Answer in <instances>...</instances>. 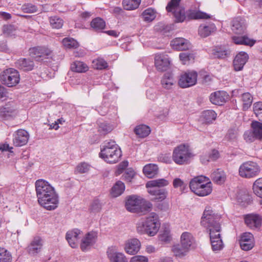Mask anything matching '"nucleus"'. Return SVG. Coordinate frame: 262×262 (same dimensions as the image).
Returning a JSON list of instances; mask_svg holds the SVG:
<instances>
[{"instance_id":"64","label":"nucleus","mask_w":262,"mask_h":262,"mask_svg":"<svg viewBox=\"0 0 262 262\" xmlns=\"http://www.w3.org/2000/svg\"><path fill=\"white\" fill-rule=\"evenodd\" d=\"M128 165V162L127 161H124L120 163L117 167V170L116 171L117 174H120Z\"/></svg>"},{"instance_id":"61","label":"nucleus","mask_w":262,"mask_h":262,"mask_svg":"<svg viewBox=\"0 0 262 262\" xmlns=\"http://www.w3.org/2000/svg\"><path fill=\"white\" fill-rule=\"evenodd\" d=\"M244 140L248 143H251L255 141L256 139V137L254 134L253 130H248L245 132L244 134Z\"/></svg>"},{"instance_id":"21","label":"nucleus","mask_w":262,"mask_h":262,"mask_svg":"<svg viewBox=\"0 0 262 262\" xmlns=\"http://www.w3.org/2000/svg\"><path fill=\"white\" fill-rule=\"evenodd\" d=\"M107 255L110 262H128L124 254L118 252L113 247L108 249Z\"/></svg>"},{"instance_id":"35","label":"nucleus","mask_w":262,"mask_h":262,"mask_svg":"<svg viewBox=\"0 0 262 262\" xmlns=\"http://www.w3.org/2000/svg\"><path fill=\"white\" fill-rule=\"evenodd\" d=\"M147 191L150 194L155 196L154 200L156 202H162L167 198L168 195V192L165 189H161L160 190H148Z\"/></svg>"},{"instance_id":"30","label":"nucleus","mask_w":262,"mask_h":262,"mask_svg":"<svg viewBox=\"0 0 262 262\" xmlns=\"http://www.w3.org/2000/svg\"><path fill=\"white\" fill-rule=\"evenodd\" d=\"M15 64L18 68L25 71H31L34 67V62L30 59L27 58H20L17 60Z\"/></svg>"},{"instance_id":"41","label":"nucleus","mask_w":262,"mask_h":262,"mask_svg":"<svg viewBox=\"0 0 262 262\" xmlns=\"http://www.w3.org/2000/svg\"><path fill=\"white\" fill-rule=\"evenodd\" d=\"M135 134L140 138H144L147 136L150 132V128L145 125H140L137 126L134 129Z\"/></svg>"},{"instance_id":"16","label":"nucleus","mask_w":262,"mask_h":262,"mask_svg":"<svg viewBox=\"0 0 262 262\" xmlns=\"http://www.w3.org/2000/svg\"><path fill=\"white\" fill-rule=\"evenodd\" d=\"M81 233L82 231L78 229H74L67 232L66 236V239L69 245L72 248L78 247L79 240Z\"/></svg>"},{"instance_id":"12","label":"nucleus","mask_w":262,"mask_h":262,"mask_svg":"<svg viewBox=\"0 0 262 262\" xmlns=\"http://www.w3.org/2000/svg\"><path fill=\"white\" fill-rule=\"evenodd\" d=\"M198 74L196 72H187L182 74L178 81L182 88H187L195 85L197 81Z\"/></svg>"},{"instance_id":"24","label":"nucleus","mask_w":262,"mask_h":262,"mask_svg":"<svg viewBox=\"0 0 262 262\" xmlns=\"http://www.w3.org/2000/svg\"><path fill=\"white\" fill-rule=\"evenodd\" d=\"M228 95L225 91H217L210 96V100L214 104L222 105L228 99Z\"/></svg>"},{"instance_id":"8","label":"nucleus","mask_w":262,"mask_h":262,"mask_svg":"<svg viewBox=\"0 0 262 262\" xmlns=\"http://www.w3.org/2000/svg\"><path fill=\"white\" fill-rule=\"evenodd\" d=\"M260 171L258 164L253 161H247L241 165L238 169L239 176L246 179H251L257 176Z\"/></svg>"},{"instance_id":"28","label":"nucleus","mask_w":262,"mask_h":262,"mask_svg":"<svg viewBox=\"0 0 262 262\" xmlns=\"http://www.w3.org/2000/svg\"><path fill=\"white\" fill-rule=\"evenodd\" d=\"M194 238L192 235L188 232H183L180 237V243L185 249H190L194 243Z\"/></svg>"},{"instance_id":"33","label":"nucleus","mask_w":262,"mask_h":262,"mask_svg":"<svg viewBox=\"0 0 262 262\" xmlns=\"http://www.w3.org/2000/svg\"><path fill=\"white\" fill-rule=\"evenodd\" d=\"M211 178L214 183L217 184H222L225 182L226 176L223 170L218 169L211 173Z\"/></svg>"},{"instance_id":"17","label":"nucleus","mask_w":262,"mask_h":262,"mask_svg":"<svg viewBox=\"0 0 262 262\" xmlns=\"http://www.w3.org/2000/svg\"><path fill=\"white\" fill-rule=\"evenodd\" d=\"M239 244L241 248L245 251L251 250L254 246L253 235L249 232L243 233L241 237Z\"/></svg>"},{"instance_id":"45","label":"nucleus","mask_w":262,"mask_h":262,"mask_svg":"<svg viewBox=\"0 0 262 262\" xmlns=\"http://www.w3.org/2000/svg\"><path fill=\"white\" fill-rule=\"evenodd\" d=\"M253 193L258 197L262 198V177L256 179L253 184Z\"/></svg>"},{"instance_id":"11","label":"nucleus","mask_w":262,"mask_h":262,"mask_svg":"<svg viewBox=\"0 0 262 262\" xmlns=\"http://www.w3.org/2000/svg\"><path fill=\"white\" fill-rule=\"evenodd\" d=\"M98 238V232L91 231L85 233L81 238L80 247L81 250L85 252L95 244Z\"/></svg>"},{"instance_id":"54","label":"nucleus","mask_w":262,"mask_h":262,"mask_svg":"<svg viewBox=\"0 0 262 262\" xmlns=\"http://www.w3.org/2000/svg\"><path fill=\"white\" fill-rule=\"evenodd\" d=\"M50 23L53 28L60 29L63 24V20L57 16H52L50 18Z\"/></svg>"},{"instance_id":"37","label":"nucleus","mask_w":262,"mask_h":262,"mask_svg":"<svg viewBox=\"0 0 262 262\" xmlns=\"http://www.w3.org/2000/svg\"><path fill=\"white\" fill-rule=\"evenodd\" d=\"M159 241L163 244H167L171 241L172 237L169 226L164 227V228L161 230L159 235Z\"/></svg>"},{"instance_id":"34","label":"nucleus","mask_w":262,"mask_h":262,"mask_svg":"<svg viewBox=\"0 0 262 262\" xmlns=\"http://www.w3.org/2000/svg\"><path fill=\"white\" fill-rule=\"evenodd\" d=\"M187 17L190 19H208L210 15L200 10H190L187 13Z\"/></svg>"},{"instance_id":"40","label":"nucleus","mask_w":262,"mask_h":262,"mask_svg":"<svg viewBox=\"0 0 262 262\" xmlns=\"http://www.w3.org/2000/svg\"><path fill=\"white\" fill-rule=\"evenodd\" d=\"M91 26L95 31H101L105 28V22L103 19L96 17L92 20Z\"/></svg>"},{"instance_id":"47","label":"nucleus","mask_w":262,"mask_h":262,"mask_svg":"<svg viewBox=\"0 0 262 262\" xmlns=\"http://www.w3.org/2000/svg\"><path fill=\"white\" fill-rule=\"evenodd\" d=\"M91 167L92 166L89 163L82 162L76 166L75 172L79 174L87 173L90 170Z\"/></svg>"},{"instance_id":"18","label":"nucleus","mask_w":262,"mask_h":262,"mask_svg":"<svg viewBox=\"0 0 262 262\" xmlns=\"http://www.w3.org/2000/svg\"><path fill=\"white\" fill-rule=\"evenodd\" d=\"M155 64L159 71H165L170 64V60L167 55L157 54L155 57Z\"/></svg>"},{"instance_id":"23","label":"nucleus","mask_w":262,"mask_h":262,"mask_svg":"<svg viewBox=\"0 0 262 262\" xmlns=\"http://www.w3.org/2000/svg\"><path fill=\"white\" fill-rule=\"evenodd\" d=\"M141 243L138 239L132 238L126 241L124 249L128 254L134 255L139 251Z\"/></svg>"},{"instance_id":"56","label":"nucleus","mask_w":262,"mask_h":262,"mask_svg":"<svg viewBox=\"0 0 262 262\" xmlns=\"http://www.w3.org/2000/svg\"><path fill=\"white\" fill-rule=\"evenodd\" d=\"M21 10L25 13H32L37 11V7L31 3L24 4L21 7Z\"/></svg>"},{"instance_id":"2","label":"nucleus","mask_w":262,"mask_h":262,"mask_svg":"<svg viewBox=\"0 0 262 262\" xmlns=\"http://www.w3.org/2000/svg\"><path fill=\"white\" fill-rule=\"evenodd\" d=\"M35 185L39 205L48 210H53L57 208L59 204V196L55 188L43 179L37 180Z\"/></svg>"},{"instance_id":"48","label":"nucleus","mask_w":262,"mask_h":262,"mask_svg":"<svg viewBox=\"0 0 262 262\" xmlns=\"http://www.w3.org/2000/svg\"><path fill=\"white\" fill-rule=\"evenodd\" d=\"M0 262H12L11 252L2 247H0Z\"/></svg>"},{"instance_id":"49","label":"nucleus","mask_w":262,"mask_h":262,"mask_svg":"<svg viewBox=\"0 0 262 262\" xmlns=\"http://www.w3.org/2000/svg\"><path fill=\"white\" fill-rule=\"evenodd\" d=\"M62 42L66 49H76L79 47V43L77 40L71 37L64 38Z\"/></svg>"},{"instance_id":"55","label":"nucleus","mask_w":262,"mask_h":262,"mask_svg":"<svg viewBox=\"0 0 262 262\" xmlns=\"http://www.w3.org/2000/svg\"><path fill=\"white\" fill-rule=\"evenodd\" d=\"M93 66L98 70H102L107 67V63L102 58H98L93 61Z\"/></svg>"},{"instance_id":"15","label":"nucleus","mask_w":262,"mask_h":262,"mask_svg":"<svg viewBox=\"0 0 262 262\" xmlns=\"http://www.w3.org/2000/svg\"><path fill=\"white\" fill-rule=\"evenodd\" d=\"M249 58V55L246 52L240 51L237 53L233 61L234 70L235 71H242Z\"/></svg>"},{"instance_id":"42","label":"nucleus","mask_w":262,"mask_h":262,"mask_svg":"<svg viewBox=\"0 0 262 262\" xmlns=\"http://www.w3.org/2000/svg\"><path fill=\"white\" fill-rule=\"evenodd\" d=\"M141 0H123L122 5L127 10H133L138 8Z\"/></svg>"},{"instance_id":"53","label":"nucleus","mask_w":262,"mask_h":262,"mask_svg":"<svg viewBox=\"0 0 262 262\" xmlns=\"http://www.w3.org/2000/svg\"><path fill=\"white\" fill-rule=\"evenodd\" d=\"M142 16L144 20L146 21H151L156 17V13L151 8H148L145 10L142 13Z\"/></svg>"},{"instance_id":"9","label":"nucleus","mask_w":262,"mask_h":262,"mask_svg":"<svg viewBox=\"0 0 262 262\" xmlns=\"http://www.w3.org/2000/svg\"><path fill=\"white\" fill-rule=\"evenodd\" d=\"M0 81L8 87L15 86L20 81L19 72L13 68L6 69L0 74Z\"/></svg>"},{"instance_id":"63","label":"nucleus","mask_w":262,"mask_h":262,"mask_svg":"<svg viewBox=\"0 0 262 262\" xmlns=\"http://www.w3.org/2000/svg\"><path fill=\"white\" fill-rule=\"evenodd\" d=\"M148 258L143 255L134 256L130 260V262H148Z\"/></svg>"},{"instance_id":"25","label":"nucleus","mask_w":262,"mask_h":262,"mask_svg":"<svg viewBox=\"0 0 262 262\" xmlns=\"http://www.w3.org/2000/svg\"><path fill=\"white\" fill-rule=\"evenodd\" d=\"M42 247V241L40 237H35L27 247V251L30 254L36 255L41 251Z\"/></svg>"},{"instance_id":"6","label":"nucleus","mask_w":262,"mask_h":262,"mask_svg":"<svg viewBox=\"0 0 262 262\" xmlns=\"http://www.w3.org/2000/svg\"><path fill=\"white\" fill-rule=\"evenodd\" d=\"M193 157L194 154L189 146L187 144H182L174 148L172 158L176 164L182 165L189 164Z\"/></svg>"},{"instance_id":"19","label":"nucleus","mask_w":262,"mask_h":262,"mask_svg":"<svg viewBox=\"0 0 262 262\" xmlns=\"http://www.w3.org/2000/svg\"><path fill=\"white\" fill-rule=\"evenodd\" d=\"M170 46L172 49L178 51L189 50L191 47L188 40L181 37L173 39L170 42Z\"/></svg>"},{"instance_id":"60","label":"nucleus","mask_w":262,"mask_h":262,"mask_svg":"<svg viewBox=\"0 0 262 262\" xmlns=\"http://www.w3.org/2000/svg\"><path fill=\"white\" fill-rule=\"evenodd\" d=\"M253 111L257 118L262 121V102L259 101L254 104Z\"/></svg>"},{"instance_id":"4","label":"nucleus","mask_w":262,"mask_h":262,"mask_svg":"<svg viewBox=\"0 0 262 262\" xmlns=\"http://www.w3.org/2000/svg\"><path fill=\"white\" fill-rule=\"evenodd\" d=\"M122 156L120 148L114 141L108 140L103 142L101 147L99 157L109 163H116Z\"/></svg>"},{"instance_id":"31","label":"nucleus","mask_w":262,"mask_h":262,"mask_svg":"<svg viewBox=\"0 0 262 262\" xmlns=\"http://www.w3.org/2000/svg\"><path fill=\"white\" fill-rule=\"evenodd\" d=\"M176 83L172 75L170 73H166L164 75L161 80V84L162 87L166 90L172 89Z\"/></svg>"},{"instance_id":"39","label":"nucleus","mask_w":262,"mask_h":262,"mask_svg":"<svg viewBox=\"0 0 262 262\" xmlns=\"http://www.w3.org/2000/svg\"><path fill=\"white\" fill-rule=\"evenodd\" d=\"M241 101L242 103L243 109L247 110L252 103L253 97L249 93H245L241 95Z\"/></svg>"},{"instance_id":"59","label":"nucleus","mask_w":262,"mask_h":262,"mask_svg":"<svg viewBox=\"0 0 262 262\" xmlns=\"http://www.w3.org/2000/svg\"><path fill=\"white\" fill-rule=\"evenodd\" d=\"M136 174L135 171L132 168L127 169L122 176L123 179L127 182H131Z\"/></svg>"},{"instance_id":"44","label":"nucleus","mask_w":262,"mask_h":262,"mask_svg":"<svg viewBox=\"0 0 262 262\" xmlns=\"http://www.w3.org/2000/svg\"><path fill=\"white\" fill-rule=\"evenodd\" d=\"M202 118L203 120L208 123L211 122L215 120L216 114L213 110H206L202 113Z\"/></svg>"},{"instance_id":"57","label":"nucleus","mask_w":262,"mask_h":262,"mask_svg":"<svg viewBox=\"0 0 262 262\" xmlns=\"http://www.w3.org/2000/svg\"><path fill=\"white\" fill-rule=\"evenodd\" d=\"M173 186L175 188H179L182 192L187 189V184L180 178H176L173 181Z\"/></svg>"},{"instance_id":"43","label":"nucleus","mask_w":262,"mask_h":262,"mask_svg":"<svg viewBox=\"0 0 262 262\" xmlns=\"http://www.w3.org/2000/svg\"><path fill=\"white\" fill-rule=\"evenodd\" d=\"M15 113V107L10 104H6L1 110V115L6 118L14 116Z\"/></svg>"},{"instance_id":"27","label":"nucleus","mask_w":262,"mask_h":262,"mask_svg":"<svg viewBox=\"0 0 262 262\" xmlns=\"http://www.w3.org/2000/svg\"><path fill=\"white\" fill-rule=\"evenodd\" d=\"M168 184V181L165 179H159L147 182L146 187L148 190H160L158 188L166 186Z\"/></svg>"},{"instance_id":"62","label":"nucleus","mask_w":262,"mask_h":262,"mask_svg":"<svg viewBox=\"0 0 262 262\" xmlns=\"http://www.w3.org/2000/svg\"><path fill=\"white\" fill-rule=\"evenodd\" d=\"M112 127L109 124L106 123H102L100 124L99 128V131L102 134H106L112 131Z\"/></svg>"},{"instance_id":"26","label":"nucleus","mask_w":262,"mask_h":262,"mask_svg":"<svg viewBox=\"0 0 262 262\" xmlns=\"http://www.w3.org/2000/svg\"><path fill=\"white\" fill-rule=\"evenodd\" d=\"M216 30L214 24L210 23L206 24H202L199 26L198 32L200 36L206 37Z\"/></svg>"},{"instance_id":"58","label":"nucleus","mask_w":262,"mask_h":262,"mask_svg":"<svg viewBox=\"0 0 262 262\" xmlns=\"http://www.w3.org/2000/svg\"><path fill=\"white\" fill-rule=\"evenodd\" d=\"M213 54L219 58H224L230 54V51L225 49L216 48L214 50Z\"/></svg>"},{"instance_id":"46","label":"nucleus","mask_w":262,"mask_h":262,"mask_svg":"<svg viewBox=\"0 0 262 262\" xmlns=\"http://www.w3.org/2000/svg\"><path fill=\"white\" fill-rule=\"evenodd\" d=\"M251 127L257 139H262V123L258 121H253Z\"/></svg>"},{"instance_id":"13","label":"nucleus","mask_w":262,"mask_h":262,"mask_svg":"<svg viewBox=\"0 0 262 262\" xmlns=\"http://www.w3.org/2000/svg\"><path fill=\"white\" fill-rule=\"evenodd\" d=\"M143 205V199L136 195H132L127 198L125 207L126 209L132 212H139Z\"/></svg>"},{"instance_id":"52","label":"nucleus","mask_w":262,"mask_h":262,"mask_svg":"<svg viewBox=\"0 0 262 262\" xmlns=\"http://www.w3.org/2000/svg\"><path fill=\"white\" fill-rule=\"evenodd\" d=\"M3 32L6 36L12 37L16 35L17 29L14 25H4L3 28Z\"/></svg>"},{"instance_id":"5","label":"nucleus","mask_w":262,"mask_h":262,"mask_svg":"<svg viewBox=\"0 0 262 262\" xmlns=\"http://www.w3.org/2000/svg\"><path fill=\"white\" fill-rule=\"evenodd\" d=\"M191 191L196 195L205 196L210 194L212 191V185L209 179L203 176L195 177L189 182Z\"/></svg>"},{"instance_id":"20","label":"nucleus","mask_w":262,"mask_h":262,"mask_svg":"<svg viewBox=\"0 0 262 262\" xmlns=\"http://www.w3.org/2000/svg\"><path fill=\"white\" fill-rule=\"evenodd\" d=\"M247 28L245 19L241 17H236L233 19L231 25L232 31L236 34L244 33Z\"/></svg>"},{"instance_id":"36","label":"nucleus","mask_w":262,"mask_h":262,"mask_svg":"<svg viewBox=\"0 0 262 262\" xmlns=\"http://www.w3.org/2000/svg\"><path fill=\"white\" fill-rule=\"evenodd\" d=\"M72 71L77 73H85L89 70V67L83 62L75 61L71 65Z\"/></svg>"},{"instance_id":"14","label":"nucleus","mask_w":262,"mask_h":262,"mask_svg":"<svg viewBox=\"0 0 262 262\" xmlns=\"http://www.w3.org/2000/svg\"><path fill=\"white\" fill-rule=\"evenodd\" d=\"M13 143L14 146L20 147L26 145L29 140V134L24 129H18L13 134Z\"/></svg>"},{"instance_id":"7","label":"nucleus","mask_w":262,"mask_h":262,"mask_svg":"<svg viewBox=\"0 0 262 262\" xmlns=\"http://www.w3.org/2000/svg\"><path fill=\"white\" fill-rule=\"evenodd\" d=\"M181 0H171L166 9L170 15H172L176 23H182L186 18L184 8L180 5Z\"/></svg>"},{"instance_id":"3","label":"nucleus","mask_w":262,"mask_h":262,"mask_svg":"<svg viewBox=\"0 0 262 262\" xmlns=\"http://www.w3.org/2000/svg\"><path fill=\"white\" fill-rule=\"evenodd\" d=\"M160 226L158 215L155 212H151L148 216L141 218L138 221L136 230L139 234L153 236L158 232Z\"/></svg>"},{"instance_id":"51","label":"nucleus","mask_w":262,"mask_h":262,"mask_svg":"<svg viewBox=\"0 0 262 262\" xmlns=\"http://www.w3.org/2000/svg\"><path fill=\"white\" fill-rule=\"evenodd\" d=\"M172 250L176 256L181 257L186 255L189 250L185 249L184 247L181 245H176L172 247Z\"/></svg>"},{"instance_id":"50","label":"nucleus","mask_w":262,"mask_h":262,"mask_svg":"<svg viewBox=\"0 0 262 262\" xmlns=\"http://www.w3.org/2000/svg\"><path fill=\"white\" fill-rule=\"evenodd\" d=\"M179 57L183 64H189L193 62L194 59L193 54L190 52H183L179 55Z\"/></svg>"},{"instance_id":"1","label":"nucleus","mask_w":262,"mask_h":262,"mask_svg":"<svg viewBox=\"0 0 262 262\" xmlns=\"http://www.w3.org/2000/svg\"><path fill=\"white\" fill-rule=\"evenodd\" d=\"M221 215L214 213L210 207H206L201 219V225L209 230L212 249L217 252L223 249L224 244L221 237Z\"/></svg>"},{"instance_id":"22","label":"nucleus","mask_w":262,"mask_h":262,"mask_svg":"<svg viewBox=\"0 0 262 262\" xmlns=\"http://www.w3.org/2000/svg\"><path fill=\"white\" fill-rule=\"evenodd\" d=\"M245 222L251 228H256L259 227L261 223V217L257 214H248L245 216Z\"/></svg>"},{"instance_id":"10","label":"nucleus","mask_w":262,"mask_h":262,"mask_svg":"<svg viewBox=\"0 0 262 262\" xmlns=\"http://www.w3.org/2000/svg\"><path fill=\"white\" fill-rule=\"evenodd\" d=\"M30 55L38 61H42L51 57L52 51L46 47H35L29 49Z\"/></svg>"},{"instance_id":"29","label":"nucleus","mask_w":262,"mask_h":262,"mask_svg":"<svg viewBox=\"0 0 262 262\" xmlns=\"http://www.w3.org/2000/svg\"><path fill=\"white\" fill-rule=\"evenodd\" d=\"M233 42L236 45H245L252 47L255 43L256 41L249 38L246 35L244 36H233L232 37Z\"/></svg>"},{"instance_id":"32","label":"nucleus","mask_w":262,"mask_h":262,"mask_svg":"<svg viewBox=\"0 0 262 262\" xmlns=\"http://www.w3.org/2000/svg\"><path fill=\"white\" fill-rule=\"evenodd\" d=\"M143 173L148 178H152L156 176L158 172V167L156 164H148L143 168Z\"/></svg>"},{"instance_id":"38","label":"nucleus","mask_w":262,"mask_h":262,"mask_svg":"<svg viewBox=\"0 0 262 262\" xmlns=\"http://www.w3.org/2000/svg\"><path fill=\"white\" fill-rule=\"evenodd\" d=\"M125 185L120 181H117L112 188L111 194L113 197H118L124 191Z\"/></svg>"}]
</instances>
